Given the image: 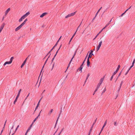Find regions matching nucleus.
Instances as JSON below:
<instances>
[{
  "instance_id": "nucleus-19",
  "label": "nucleus",
  "mask_w": 135,
  "mask_h": 135,
  "mask_svg": "<svg viewBox=\"0 0 135 135\" xmlns=\"http://www.w3.org/2000/svg\"><path fill=\"white\" fill-rule=\"evenodd\" d=\"M41 98L40 99V100L39 101L37 105V106L36 107V108H35V110H36L37 108L39 106V103L40 102V100H41Z\"/></svg>"
},
{
  "instance_id": "nucleus-48",
  "label": "nucleus",
  "mask_w": 135,
  "mask_h": 135,
  "mask_svg": "<svg viewBox=\"0 0 135 135\" xmlns=\"http://www.w3.org/2000/svg\"><path fill=\"white\" fill-rule=\"evenodd\" d=\"M98 89L97 88H96L95 90V92L97 91V90H98Z\"/></svg>"
},
{
  "instance_id": "nucleus-60",
  "label": "nucleus",
  "mask_w": 135,
  "mask_h": 135,
  "mask_svg": "<svg viewBox=\"0 0 135 135\" xmlns=\"http://www.w3.org/2000/svg\"><path fill=\"white\" fill-rule=\"evenodd\" d=\"M39 117L38 115V116L36 118L37 119Z\"/></svg>"
},
{
  "instance_id": "nucleus-43",
  "label": "nucleus",
  "mask_w": 135,
  "mask_h": 135,
  "mask_svg": "<svg viewBox=\"0 0 135 135\" xmlns=\"http://www.w3.org/2000/svg\"><path fill=\"white\" fill-rule=\"evenodd\" d=\"M19 127V125H18L17 127V128H16V130H15V132H16V131L17 130V128H18Z\"/></svg>"
},
{
  "instance_id": "nucleus-16",
  "label": "nucleus",
  "mask_w": 135,
  "mask_h": 135,
  "mask_svg": "<svg viewBox=\"0 0 135 135\" xmlns=\"http://www.w3.org/2000/svg\"><path fill=\"white\" fill-rule=\"evenodd\" d=\"M89 58H88L87 59V66L89 67V66L90 64V62L89 60Z\"/></svg>"
},
{
  "instance_id": "nucleus-23",
  "label": "nucleus",
  "mask_w": 135,
  "mask_h": 135,
  "mask_svg": "<svg viewBox=\"0 0 135 135\" xmlns=\"http://www.w3.org/2000/svg\"><path fill=\"white\" fill-rule=\"evenodd\" d=\"M26 21H24V22H23L22 24H21V25L22 26H23L26 23Z\"/></svg>"
},
{
  "instance_id": "nucleus-52",
  "label": "nucleus",
  "mask_w": 135,
  "mask_h": 135,
  "mask_svg": "<svg viewBox=\"0 0 135 135\" xmlns=\"http://www.w3.org/2000/svg\"><path fill=\"white\" fill-rule=\"evenodd\" d=\"M42 110H41V111L39 113V114H38V116H39H39H40V113H41V111H42Z\"/></svg>"
},
{
  "instance_id": "nucleus-14",
  "label": "nucleus",
  "mask_w": 135,
  "mask_h": 135,
  "mask_svg": "<svg viewBox=\"0 0 135 135\" xmlns=\"http://www.w3.org/2000/svg\"><path fill=\"white\" fill-rule=\"evenodd\" d=\"M11 63V62L10 61H6L5 62L4 64H3V65L4 66H5L6 64H10Z\"/></svg>"
},
{
  "instance_id": "nucleus-12",
  "label": "nucleus",
  "mask_w": 135,
  "mask_h": 135,
  "mask_svg": "<svg viewBox=\"0 0 135 135\" xmlns=\"http://www.w3.org/2000/svg\"><path fill=\"white\" fill-rule=\"evenodd\" d=\"M105 78V76H104L103 78H102L100 80L99 83L100 84H102L104 78Z\"/></svg>"
},
{
  "instance_id": "nucleus-6",
  "label": "nucleus",
  "mask_w": 135,
  "mask_h": 135,
  "mask_svg": "<svg viewBox=\"0 0 135 135\" xmlns=\"http://www.w3.org/2000/svg\"><path fill=\"white\" fill-rule=\"evenodd\" d=\"M22 27V26L20 25L19 26L17 27L15 29V31L16 32L19 30L20 29L21 27Z\"/></svg>"
},
{
  "instance_id": "nucleus-32",
  "label": "nucleus",
  "mask_w": 135,
  "mask_h": 135,
  "mask_svg": "<svg viewBox=\"0 0 135 135\" xmlns=\"http://www.w3.org/2000/svg\"><path fill=\"white\" fill-rule=\"evenodd\" d=\"M118 72V71H117L116 70L113 73V75H115Z\"/></svg>"
},
{
  "instance_id": "nucleus-7",
  "label": "nucleus",
  "mask_w": 135,
  "mask_h": 135,
  "mask_svg": "<svg viewBox=\"0 0 135 135\" xmlns=\"http://www.w3.org/2000/svg\"><path fill=\"white\" fill-rule=\"evenodd\" d=\"M106 124H107V120L104 123V125L103 126V127H102V128L101 129V130L100 131V133H99V135H100V134L102 132V131H103L104 127L106 125Z\"/></svg>"
},
{
  "instance_id": "nucleus-2",
  "label": "nucleus",
  "mask_w": 135,
  "mask_h": 135,
  "mask_svg": "<svg viewBox=\"0 0 135 135\" xmlns=\"http://www.w3.org/2000/svg\"><path fill=\"white\" fill-rule=\"evenodd\" d=\"M21 89H20L18 92V93L17 94V95L16 98L15 100V101L13 103L14 104H15L16 102H17V99L18 98L20 95V92H21Z\"/></svg>"
},
{
  "instance_id": "nucleus-4",
  "label": "nucleus",
  "mask_w": 135,
  "mask_h": 135,
  "mask_svg": "<svg viewBox=\"0 0 135 135\" xmlns=\"http://www.w3.org/2000/svg\"><path fill=\"white\" fill-rule=\"evenodd\" d=\"M93 50H91L90 51V52L89 53V55L88 56V58H90L91 57V56L92 55H93Z\"/></svg>"
},
{
  "instance_id": "nucleus-62",
  "label": "nucleus",
  "mask_w": 135,
  "mask_h": 135,
  "mask_svg": "<svg viewBox=\"0 0 135 135\" xmlns=\"http://www.w3.org/2000/svg\"><path fill=\"white\" fill-rule=\"evenodd\" d=\"M118 79V77H117V79L115 81V82L117 81V80Z\"/></svg>"
},
{
  "instance_id": "nucleus-50",
  "label": "nucleus",
  "mask_w": 135,
  "mask_h": 135,
  "mask_svg": "<svg viewBox=\"0 0 135 135\" xmlns=\"http://www.w3.org/2000/svg\"><path fill=\"white\" fill-rule=\"evenodd\" d=\"M64 128H63L62 129H61V131H60L61 132H62L64 130Z\"/></svg>"
},
{
  "instance_id": "nucleus-47",
  "label": "nucleus",
  "mask_w": 135,
  "mask_h": 135,
  "mask_svg": "<svg viewBox=\"0 0 135 135\" xmlns=\"http://www.w3.org/2000/svg\"><path fill=\"white\" fill-rule=\"evenodd\" d=\"M99 49V48L97 47L96 48V51H98Z\"/></svg>"
},
{
  "instance_id": "nucleus-15",
  "label": "nucleus",
  "mask_w": 135,
  "mask_h": 135,
  "mask_svg": "<svg viewBox=\"0 0 135 135\" xmlns=\"http://www.w3.org/2000/svg\"><path fill=\"white\" fill-rule=\"evenodd\" d=\"M76 52V51L75 52V53H74V55L72 57V59H71V60L70 61V62H69V66H70V64L71 63V62L72 61V60L74 58V56H75V55Z\"/></svg>"
},
{
  "instance_id": "nucleus-46",
  "label": "nucleus",
  "mask_w": 135,
  "mask_h": 135,
  "mask_svg": "<svg viewBox=\"0 0 135 135\" xmlns=\"http://www.w3.org/2000/svg\"><path fill=\"white\" fill-rule=\"evenodd\" d=\"M102 7H101L98 10V11H97V12H99L100 11V10L102 9Z\"/></svg>"
},
{
  "instance_id": "nucleus-40",
  "label": "nucleus",
  "mask_w": 135,
  "mask_h": 135,
  "mask_svg": "<svg viewBox=\"0 0 135 135\" xmlns=\"http://www.w3.org/2000/svg\"><path fill=\"white\" fill-rule=\"evenodd\" d=\"M89 74H88V75H87V77H86V80H87V79H88V78L89 77Z\"/></svg>"
},
{
  "instance_id": "nucleus-9",
  "label": "nucleus",
  "mask_w": 135,
  "mask_h": 135,
  "mask_svg": "<svg viewBox=\"0 0 135 135\" xmlns=\"http://www.w3.org/2000/svg\"><path fill=\"white\" fill-rule=\"evenodd\" d=\"M10 8H8L5 12V16H6L8 13L10 11Z\"/></svg>"
},
{
  "instance_id": "nucleus-17",
  "label": "nucleus",
  "mask_w": 135,
  "mask_h": 135,
  "mask_svg": "<svg viewBox=\"0 0 135 135\" xmlns=\"http://www.w3.org/2000/svg\"><path fill=\"white\" fill-rule=\"evenodd\" d=\"M76 34V32H75L74 33V34L73 35V36H72V37L71 38L69 43V44H70V42H71V41L72 40V39H73V37H74V36H75V35Z\"/></svg>"
},
{
  "instance_id": "nucleus-61",
  "label": "nucleus",
  "mask_w": 135,
  "mask_h": 135,
  "mask_svg": "<svg viewBox=\"0 0 135 135\" xmlns=\"http://www.w3.org/2000/svg\"><path fill=\"white\" fill-rule=\"evenodd\" d=\"M46 62H47V61H45V63H44V65H45V64H46Z\"/></svg>"
},
{
  "instance_id": "nucleus-33",
  "label": "nucleus",
  "mask_w": 135,
  "mask_h": 135,
  "mask_svg": "<svg viewBox=\"0 0 135 135\" xmlns=\"http://www.w3.org/2000/svg\"><path fill=\"white\" fill-rule=\"evenodd\" d=\"M122 83H123V81H122L121 82V83L120 85V86L119 88V90H118L119 91V90H120V88H121V86H122Z\"/></svg>"
},
{
  "instance_id": "nucleus-18",
  "label": "nucleus",
  "mask_w": 135,
  "mask_h": 135,
  "mask_svg": "<svg viewBox=\"0 0 135 135\" xmlns=\"http://www.w3.org/2000/svg\"><path fill=\"white\" fill-rule=\"evenodd\" d=\"M102 30H101L99 33H98L96 36L95 38L93 39V40H94L97 37V36L99 35V34L102 32Z\"/></svg>"
},
{
  "instance_id": "nucleus-49",
  "label": "nucleus",
  "mask_w": 135,
  "mask_h": 135,
  "mask_svg": "<svg viewBox=\"0 0 135 135\" xmlns=\"http://www.w3.org/2000/svg\"><path fill=\"white\" fill-rule=\"evenodd\" d=\"M26 61L27 60H25L23 62V63L25 64L26 62Z\"/></svg>"
},
{
  "instance_id": "nucleus-38",
  "label": "nucleus",
  "mask_w": 135,
  "mask_h": 135,
  "mask_svg": "<svg viewBox=\"0 0 135 135\" xmlns=\"http://www.w3.org/2000/svg\"><path fill=\"white\" fill-rule=\"evenodd\" d=\"M30 94V93H29L28 94V95H27V97H26V99H25V100H24V102L27 99V98L28 97V96H29V95Z\"/></svg>"
},
{
  "instance_id": "nucleus-39",
  "label": "nucleus",
  "mask_w": 135,
  "mask_h": 135,
  "mask_svg": "<svg viewBox=\"0 0 135 135\" xmlns=\"http://www.w3.org/2000/svg\"><path fill=\"white\" fill-rule=\"evenodd\" d=\"M96 121V120H95V122L93 123V124L92 125V126L91 127H92V128H93V126L94 125V124L95 123Z\"/></svg>"
},
{
  "instance_id": "nucleus-35",
  "label": "nucleus",
  "mask_w": 135,
  "mask_h": 135,
  "mask_svg": "<svg viewBox=\"0 0 135 135\" xmlns=\"http://www.w3.org/2000/svg\"><path fill=\"white\" fill-rule=\"evenodd\" d=\"M106 88H105L104 89V90L103 91L102 93V94L103 93H104L106 91Z\"/></svg>"
},
{
  "instance_id": "nucleus-41",
  "label": "nucleus",
  "mask_w": 135,
  "mask_h": 135,
  "mask_svg": "<svg viewBox=\"0 0 135 135\" xmlns=\"http://www.w3.org/2000/svg\"><path fill=\"white\" fill-rule=\"evenodd\" d=\"M113 76L114 75H113L110 78V80H112V79L113 77Z\"/></svg>"
},
{
  "instance_id": "nucleus-34",
  "label": "nucleus",
  "mask_w": 135,
  "mask_h": 135,
  "mask_svg": "<svg viewBox=\"0 0 135 135\" xmlns=\"http://www.w3.org/2000/svg\"><path fill=\"white\" fill-rule=\"evenodd\" d=\"M25 64H24V63H23L22 64L21 67V68H22L23 66H24V65H25Z\"/></svg>"
},
{
  "instance_id": "nucleus-37",
  "label": "nucleus",
  "mask_w": 135,
  "mask_h": 135,
  "mask_svg": "<svg viewBox=\"0 0 135 135\" xmlns=\"http://www.w3.org/2000/svg\"><path fill=\"white\" fill-rule=\"evenodd\" d=\"M44 65V66H43V67H42V69H41V72H40V75H41V72H42V70H43V68H44V65Z\"/></svg>"
},
{
  "instance_id": "nucleus-54",
  "label": "nucleus",
  "mask_w": 135,
  "mask_h": 135,
  "mask_svg": "<svg viewBox=\"0 0 135 135\" xmlns=\"http://www.w3.org/2000/svg\"><path fill=\"white\" fill-rule=\"evenodd\" d=\"M37 119H36V118L33 121V122H34L36 121V120H37Z\"/></svg>"
},
{
  "instance_id": "nucleus-64",
  "label": "nucleus",
  "mask_w": 135,
  "mask_h": 135,
  "mask_svg": "<svg viewBox=\"0 0 135 135\" xmlns=\"http://www.w3.org/2000/svg\"><path fill=\"white\" fill-rule=\"evenodd\" d=\"M15 132H15H15L14 133H13L12 134V135H14V134L15 133Z\"/></svg>"
},
{
  "instance_id": "nucleus-51",
  "label": "nucleus",
  "mask_w": 135,
  "mask_h": 135,
  "mask_svg": "<svg viewBox=\"0 0 135 135\" xmlns=\"http://www.w3.org/2000/svg\"><path fill=\"white\" fill-rule=\"evenodd\" d=\"M84 62H84V61H83L82 64L81 65V66H83L84 64Z\"/></svg>"
},
{
  "instance_id": "nucleus-36",
  "label": "nucleus",
  "mask_w": 135,
  "mask_h": 135,
  "mask_svg": "<svg viewBox=\"0 0 135 135\" xmlns=\"http://www.w3.org/2000/svg\"><path fill=\"white\" fill-rule=\"evenodd\" d=\"M114 125L115 126H117V124L116 122H115L114 123Z\"/></svg>"
},
{
  "instance_id": "nucleus-44",
  "label": "nucleus",
  "mask_w": 135,
  "mask_h": 135,
  "mask_svg": "<svg viewBox=\"0 0 135 135\" xmlns=\"http://www.w3.org/2000/svg\"><path fill=\"white\" fill-rule=\"evenodd\" d=\"M121 71L119 73V74L118 76L117 77H118H118L120 76V75L121 74Z\"/></svg>"
},
{
  "instance_id": "nucleus-24",
  "label": "nucleus",
  "mask_w": 135,
  "mask_h": 135,
  "mask_svg": "<svg viewBox=\"0 0 135 135\" xmlns=\"http://www.w3.org/2000/svg\"><path fill=\"white\" fill-rule=\"evenodd\" d=\"M92 127H91V128H90V129L89 131V134H89L90 135V133L91 132V131H92Z\"/></svg>"
},
{
  "instance_id": "nucleus-27",
  "label": "nucleus",
  "mask_w": 135,
  "mask_h": 135,
  "mask_svg": "<svg viewBox=\"0 0 135 135\" xmlns=\"http://www.w3.org/2000/svg\"><path fill=\"white\" fill-rule=\"evenodd\" d=\"M120 66L119 65L118 66V67L116 69V70L118 71L120 68Z\"/></svg>"
},
{
  "instance_id": "nucleus-10",
  "label": "nucleus",
  "mask_w": 135,
  "mask_h": 135,
  "mask_svg": "<svg viewBox=\"0 0 135 135\" xmlns=\"http://www.w3.org/2000/svg\"><path fill=\"white\" fill-rule=\"evenodd\" d=\"M53 109H51L49 111V112H48L47 115L50 116L51 115V113H52L53 111Z\"/></svg>"
},
{
  "instance_id": "nucleus-55",
  "label": "nucleus",
  "mask_w": 135,
  "mask_h": 135,
  "mask_svg": "<svg viewBox=\"0 0 135 135\" xmlns=\"http://www.w3.org/2000/svg\"><path fill=\"white\" fill-rule=\"evenodd\" d=\"M79 26L78 27V28H77V29L76 30V32H76H76H77V31L78 30V28H79Z\"/></svg>"
},
{
  "instance_id": "nucleus-42",
  "label": "nucleus",
  "mask_w": 135,
  "mask_h": 135,
  "mask_svg": "<svg viewBox=\"0 0 135 135\" xmlns=\"http://www.w3.org/2000/svg\"><path fill=\"white\" fill-rule=\"evenodd\" d=\"M107 26V25H106V26L104 27L102 30V31L103 30H104V29H105V28L107 26Z\"/></svg>"
},
{
  "instance_id": "nucleus-56",
  "label": "nucleus",
  "mask_w": 135,
  "mask_h": 135,
  "mask_svg": "<svg viewBox=\"0 0 135 135\" xmlns=\"http://www.w3.org/2000/svg\"><path fill=\"white\" fill-rule=\"evenodd\" d=\"M88 54H87V55H86V57L85 58V59H86V58H87V56H88Z\"/></svg>"
},
{
  "instance_id": "nucleus-30",
  "label": "nucleus",
  "mask_w": 135,
  "mask_h": 135,
  "mask_svg": "<svg viewBox=\"0 0 135 135\" xmlns=\"http://www.w3.org/2000/svg\"><path fill=\"white\" fill-rule=\"evenodd\" d=\"M112 19L107 24V26H108L110 23L112 21Z\"/></svg>"
},
{
  "instance_id": "nucleus-20",
  "label": "nucleus",
  "mask_w": 135,
  "mask_h": 135,
  "mask_svg": "<svg viewBox=\"0 0 135 135\" xmlns=\"http://www.w3.org/2000/svg\"><path fill=\"white\" fill-rule=\"evenodd\" d=\"M133 66H130V68H129V69H128V70L127 71V72L125 74V75H126L128 73L129 71L130 70V69Z\"/></svg>"
},
{
  "instance_id": "nucleus-63",
  "label": "nucleus",
  "mask_w": 135,
  "mask_h": 135,
  "mask_svg": "<svg viewBox=\"0 0 135 135\" xmlns=\"http://www.w3.org/2000/svg\"><path fill=\"white\" fill-rule=\"evenodd\" d=\"M25 21H26H26H27V19H26L25 20Z\"/></svg>"
},
{
  "instance_id": "nucleus-53",
  "label": "nucleus",
  "mask_w": 135,
  "mask_h": 135,
  "mask_svg": "<svg viewBox=\"0 0 135 135\" xmlns=\"http://www.w3.org/2000/svg\"><path fill=\"white\" fill-rule=\"evenodd\" d=\"M61 46H62V45L61 44V45H60V47H59V49H58V50H59V49H60V48H61Z\"/></svg>"
},
{
  "instance_id": "nucleus-3",
  "label": "nucleus",
  "mask_w": 135,
  "mask_h": 135,
  "mask_svg": "<svg viewBox=\"0 0 135 135\" xmlns=\"http://www.w3.org/2000/svg\"><path fill=\"white\" fill-rule=\"evenodd\" d=\"M75 12H74L70 14H68L65 17V18H67L68 17L74 16L75 14Z\"/></svg>"
},
{
  "instance_id": "nucleus-21",
  "label": "nucleus",
  "mask_w": 135,
  "mask_h": 135,
  "mask_svg": "<svg viewBox=\"0 0 135 135\" xmlns=\"http://www.w3.org/2000/svg\"><path fill=\"white\" fill-rule=\"evenodd\" d=\"M32 124H31L30 126V127L28 128V129H27V132H29L30 130V129H31V127H32Z\"/></svg>"
},
{
  "instance_id": "nucleus-1",
  "label": "nucleus",
  "mask_w": 135,
  "mask_h": 135,
  "mask_svg": "<svg viewBox=\"0 0 135 135\" xmlns=\"http://www.w3.org/2000/svg\"><path fill=\"white\" fill-rule=\"evenodd\" d=\"M30 12H28L26 13L25 15L23 16L21 18H20L19 20V22H20L22 21L26 17L28 16L30 14Z\"/></svg>"
},
{
  "instance_id": "nucleus-26",
  "label": "nucleus",
  "mask_w": 135,
  "mask_h": 135,
  "mask_svg": "<svg viewBox=\"0 0 135 135\" xmlns=\"http://www.w3.org/2000/svg\"><path fill=\"white\" fill-rule=\"evenodd\" d=\"M101 85V84H100L99 83H98L97 85V88H98L99 89V88L100 85Z\"/></svg>"
},
{
  "instance_id": "nucleus-59",
  "label": "nucleus",
  "mask_w": 135,
  "mask_h": 135,
  "mask_svg": "<svg viewBox=\"0 0 135 135\" xmlns=\"http://www.w3.org/2000/svg\"><path fill=\"white\" fill-rule=\"evenodd\" d=\"M3 129H2V130L1 131V134H2V132H3Z\"/></svg>"
},
{
  "instance_id": "nucleus-5",
  "label": "nucleus",
  "mask_w": 135,
  "mask_h": 135,
  "mask_svg": "<svg viewBox=\"0 0 135 135\" xmlns=\"http://www.w3.org/2000/svg\"><path fill=\"white\" fill-rule=\"evenodd\" d=\"M5 25V24L4 23H3L1 25L0 27V33L1 32L4 26Z\"/></svg>"
},
{
  "instance_id": "nucleus-28",
  "label": "nucleus",
  "mask_w": 135,
  "mask_h": 135,
  "mask_svg": "<svg viewBox=\"0 0 135 135\" xmlns=\"http://www.w3.org/2000/svg\"><path fill=\"white\" fill-rule=\"evenodd\" d=\"M14 58V57H12L11 59H10V61L12 63V61H13V59Z\"/></svg>"
},
{
  "instance_id": "nucleus-8",
  "label": "nucleus",
  "mask_w": 135,
  "mask_h": 135,
  "mask_svg": "<svg viewBox=\"0 0 135 135\" xmlns=\"http://www.w3.org/2000/svg\"><path fill=\"white\" fill-rule=\"evenodd\" d=\"M102 42V40H101L99 42V45H98V46H97V48H98L99 49H100V47L101 46Z\"/></svg>"
},
{
  "instance_id": "nucleus-57",
  "label": "nucleus",
  "mask_w": 135,
  "mask_h": 135,
  "mask_svg": "<svg viewBox=\"0 0 135 135\" xmlns=\"http://www.w3.org/2000/svg\"><path fill=\"white\" fill-rule=\"evenodd\" d=\"M6 122H5V123H4V127H5V125H6Z\"/></svg>"
},
{
  "instance_id": "nucleus-31",
  "label": "nucleus",
  "mask_w": 135,
  "mask_h": 135,
  "mask_svg": "<svg viewBox=\"0 0 135 135\" xmlns=\"http://www.w3.org/2000/svg\"><path fill=\"white\" fill-rule=\"evenodd\" d=\"M135 62V59L133 60V62L132 63V66H133Z\"/></svg>"
},
{
  "instance_id": "nucleus-22",
  "label": "nucleus",
  "mask_w": 135,
  "mask_h": 135,
  "mask_svg": "<svg viewBox=\"0 0 135 135\" xmlns=\"http://www.w3.org/2000/svg\"><path fill=\"white\" fill-rule=\"evenodd\" d=\"M83 67L82 66H80V68L79 69V71H81V72H82V70L83 69Z\"/></svg>"
},
{
  "instance_id": "nucleus-45",
  "label": "nucleus",
  "mask_w": 135,
  "mask_h": 135,
  "mask_svg": "<svg viewBox=\"0 0 135 135\" xmlns=\"http://www.w3.org/2000/svg\"><path fill=\"white\" fill-rule=\"evenodd\" d=\"M99 12H97V13H96V15H95V17H96L97 16L98 13Z\"/></svg>"
},
{
  "instance_id": "nucleus-58",
  "label": "nucleus",
  "mask_w": 135,
  "mask_h": 135,
  "mask_svg": "<svg viewBox=\"0 0 135 135\" xmlns=\"http://www.w3.org/2000/svg\"><path fill=\"white\" fill-rule=\"evenodd\" d=\"M61 132H60L59 133V134H58V135H60L61 134Z\"/></svg>"
},
{
  "instance_id": "nucleus-29",
  "label": "nucleus",
  "mask_w": 135,
  "mask_h": 135,
  "mask_svg": "<svg viewBox=\"0 0 135 135\" xmlns=\"http://www.w3.org/2000/svg\"><path fill=\"white\" fill-rule=\"evenodd\" d=\"M14 125H13L12 126V127L11 128V129L10 131V134L12 132V129H13V127H14Z\"/></svg>"
},
{
  "instance_id": "nucleus-11",
  "label": "nucleus",
  "mask_w": 135,
  "mask_h": 135,
  "mask_svg": "<svg viewBox=\"0 0 135 135\" xmlns=\"http://www.w3.org/2000/svg\"><path fill=\"white\" fill-rule=\"evenodd\" d=\"M57 45V43H56V44H55V45H54V46L52 47V49L47 54V55H46L45 56V57H44V58H45L46 57V56L48 55L49 54V53H50L51 52V51L53 50V49H54V47Z\"/></svg>"
},
{
  "instance_id": "nucleus-25",
  "label": "nucleus",
  "mask_w": 135,
  "mask_h": 135,
  "mask_svg": "<svg viewBox=\"0 0 135 135\" xmlns=\"http://www.w3.org/2000/svg\"><path fill=\"white\" fill-rule=\"evenodd\" d=\"M128 10V9H127L124 12V13H123L122 14H121V17H122V16L123 15L126 13V12Z\"/></svg>"
},
{
  "instance_id": "nucleus-13",
  "label": "nucleus",
  "mask_w": 135,
  "mask_h": 135,
  "mask_svg": "<svg viewBox=\"0 0 135 135\" xmlns=\"http://www.w3.org/2000/svg\"><path fill=\"white\" fill-rule=\"evenodd\" d=\"M47 13H43L42 15H41L40 16V17L41 18H42L44 16L46 15H47Z\"/></svg>"
}]
</instances>
